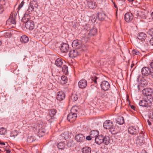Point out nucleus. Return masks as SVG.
<instances>
[{
  "label": "nucleus",
  "mask_w": 153,
  "mask_h": 153,
  "mask_svg": "<svg viewBox=\"0 0 153 153\" xmlns=\"http://www.w3.org/2000/svg\"><path fill=\"white\" fill-rule=\"evenodd\" d=\"M81 110L78 106H74L71 108L70 113L68 115L67 119L69 121L73 122L74 121L77 117V112H79Z\"/></svg>",
  "instance_id": "f257e3e1"
},
{
  "label": "nucleus",
  "mask_w": 153,
  "mask_h": 153,
  "mask_svg": "<svg viewBox=\"0 0 153 153\" xmlns=\"http://www.w3.org/2000/svg\"><path fill=\"white\" fill-rule=\"evenodd\" d=\"M56 113V110L54 109H51L49 112L48 116L47 117V119L50 123L53 122L54 120V116Z\"/></svg>",
  "instance_id": "f03ea898"
},
{
  "label": "nucleus",
  "mask_w": 153,
  "mask_h": 153,
  "mask_svg": "<svg viewBox=\"0 0 153 153\" xmlns=\"http://www.w3.org/2000/svg\"><path fill=\"white\" fill-rule=\"evenodd\" d=\"M72 45L75 49L81 51L83 50V45L80 40H74L72 42Z\"/></svg>",
  "instance_id": "7ed1b4c3"
},
{
  "label": "nucleus",
  "mask_w": 153,
  "mask_h": 153,
  "mask_svg": "<svg viewBox=\"0 0 153 153\" xmlns=\"http://www.w3.org/2000/svg\"><path fill=\"white\" fill-rule=\"evenodd\" d=\"M128 131L130 134L133 135H136L140 134L138 127L135 126L129 127L128 128Z\"/></svg>",
  "instance_id": "20e7f679"
},
{
  "label": "nucleus",
  "mask_w": 153,
  "mask_h": 153,
  "mask_svg": "<svg viewBox=\"0 0 153 153\" xmlns=\"http://www.w3.org/2000/svg\"><path fill=\"white\" fill-rule=\"evenodd\" d=\"M152 91L151 89L148 88L146 89H144L142 91V93L144 95L147 96V99H152Z\"/></svg>",
  "instance_id": "39448f33"
},
{
  "label": "nucleus",
  "mask_w": 153,
  "mask_h": 153,
  "mask_svg": "<svg viewBox=\"0 0 153 153\" xmlns=\"http://www.w3.org/2000/svg\"><path fill=\"white\" fill-rule=\"evenodd\" d=\"M152 100V99L147 98V100H144L140 101L139 102V104L141 106L147 107L150 105Z\"/></svg>",
  "instance_id": "423d86ee"
},
{
  "label": "nucleus",
  "mask_w": 153,
  "mask_h": 153,
  "mask_svg": "<svg viewBox=\"0 0 153 153\" xmlns=\"http://www.w3.org/2000/svg\"><path fill=\"white\" fill-rule=\"evenodd\" d=\"M80 51H81L76 49L75 50H71L69 53V56L70 57H76L80 54Z\"/></svg>",
  "instance_id": "0eeeda50"
},
{
  "label": "nucleus",
  "mask_w": 153,
  "mask_h": 153,
  "mask_svg": "<svg viewBox=\"0 0 153 153\" xmlns=\"http://www.w3.org/2000/svg\"><path fill=\"white\" fill-rule=\"evenodd\" d=\"M113 122L110 120L105 121L103 124L104 128L106 129H110L113 126Z\"/></svg>",
  "instance_id": "6e6552de"
},
{
  "label": "nucleus",
  "mask_w": 153,
  "mask_h": 153,
  "mask_svg": "<svg viewBox=\"0 0 153 153\" xmlns=\"http://www.w3.org/2000/svg\"><path fill=\"white\" fill-rule=\"evenodd\" d=\"M101 87L103 90L108 91L110 87V84L107 81H103L101 84Z\"/></svg>",
  "instance_id": "1a4fd4ad"
},
{
  "label": "nucleus",
  "mask_w": 153,
  "mask_h": 153,
  "mask_svg": "<svg viewBox=\"0 0 153 153\" xmlns=\"http://www.w3.org/2000/svg\"><path fill=\"white\" fill-rule=\"evenodd\" d=\"M60 49L62 52L66 53L69 50V46L68 44L63 43L61 44Z\"/></svg>",
  "instance_id": "9d476101"
},
{
  "label": "nucleus",
  "mask_w": 153,
  "mask_h": 153,
  "mask_svg": "<svg viewBox=\"0 0 153 153\" xmlns=\"http://www.w3.org/2000/svg\"><path fill=\"white\" fill-rule=\"evenodd\" d=\"M133 17L132 13L129 12L127 13L125 15V19L126 22H129L132 20Z\"/></svg>",
  "instance_id": "9b49d317"
},
{
  "label": "nucleus",
  "mask_w": 153,
  "mask_h": 153,
  "mask_svg": "<svg viewBox=\"0 0 153 153\" xmlns=\"http://www.w3.org/2000/svg\"><path fill=\"white\" fill-rule=\"evenodd\" d=\"M151 70L148 67L143 68L141 70V72L143 75L144 76H149Z\"/></svg>",
  "instance_id": "f8f14e48"
},
{
  "label": "nucleus",
  "mask_w": 153,
  "mask_h": 153,
  "mask_svg": "<svg viewBox=\"0 0 153 153\" xmlns=\"http://www.w3.org/2000/svg\"><path fill=\"white\" fill-rule=\"evenodd\" d=\"M75 139L78 142L82 143L85 140V136L82 134H79L75 136Z\"/></svg>",
  "instance_id": "ddd939ff"
},
{
  "label": "nucleus",
  "mask_w": 153,
  "mask_h": 153,
  "mask_svg": "<svg viewBox=\"0 0 153 153\" xmlns=\"http://www.w3.org/2000/svg\"><path fill=\"white\" fill-rule=\"evenodd\" d=\"M25 27L27 29L29 30H33L34 27V22L31 20H30L25 24Z\"/></svg>",
  "instance_id": "4468645a"
},
{
  "label": "nucleus",
  "mask_w": 153,
  "mask_h": 153,
  "mask_svg": "<svg viewBox=\"0 0 153 153\" xmlns=\"http://www.w3.org/2000/svg\"><path fill=\"white\" fill-rule=\"evenodd\" d=\"M87 82L85 79H81L78 82V85L79 87L81 88H84L87 86Z\"/></svg>",
  "instance_id": "2eb2a0df"
},
{
  "label": "nucleus",
  "mask_w": 153,
  "mask_h": 153,
  "mask_svg": "<svg viewBox=\"0 0 153 153\" xmlns=\"http://www.w3.org/2000/svg\"><path fill=\"white\" fill-rule=\"evenodd\" d=\"M65 98V94L62 91H60L57 93L56 96L57 99L59 101L64 100Z\"/></svg>",
  "instance_id": "dca6fc26"
},
{
  "label": "nucleus",
  "mask_w": 153,
  "mask_h": 153,
  "mask_svg": "<svg viewBox=\"0 0 153 153\" xmlns=\"http://www.w3.org/2000/svg\"><path fill=\"white\" fill-rule=\"evenodd\" d=\"M103 136L102 135H99L96 137L94 140L95 142L97 144L100 145L103 143Z\"/></svg>",
  "instance_id": "f3484780"
},
{
  "label": "nucleus",
  "mask_w": 153,
  "mask_h": 153,
  "mask_svg": "<svg viewBox=\"0 0 153 153\" xmlns=\"http://www.w3.org/2000/svg\"><path fill=\"white\" fill-rule=\"evenodd\" d=\"M63 62H65V61L62 60L61 58H58L55 61V64L57 66L61 67L63 64Z\"/></svg>",
  "instance_id": "a211bd4d"
},
{
  "label": "nucleus",
  "mask_w": 153,
  "mask_h": 153,
  "mask_svg": "<svg viewBox=\"0 0 153 153\" xmlns=\"http://www.w3.org/2000/svg\"><path fill=\"white\" fill-rule=\"evenodd\" d=\"M30 16L29 14L25 13L21 19V21L22 22L25 23L26 24L27 22L29 21V20L30 19Z\"/></svg>",
  "instance_id": "6ab92c4d"
},
{
  "label": "nucleus",
  "mask_w": 153,
  "mask_h": 153,
  "mask_svg": "<svg viewBox=\"0 0 153 153\" xmlns=\"http://www.w3.org/2000/svg\"><path fill=\"white\" fill-rule=\"evenodd\" d=\"M146 35L144 33L140 32L138 33L137 37L140 40L143 41L146 38Z\"/></svg>",
  "instance_id": "aec40b11"
},
{
  "label": "nucleus",
  "mask_w": 153,
  "mask_h": 153,
  "mask_svg": "<svg viewBox=\"0 0 153 153\" xmlns=\"http://www.w3.org/2000/svg\"><path fill=\"white\" fill-rule=\"evenodd\" d=\"M82 153H91V149L90 147L88 146H85L81 149Z\"/></svg>",
  "instance_id": "412c9836"
},
{
  "label": "nucleus",
  "mask_w": 153,
  "mask_h": 153,
  "mask_svg": "<svg viewBox=\"0 0 153 153\" xmlns=\"http://www.w3.org/2000/svg\"><path fill=\"white\" fill-rule=\"evenodd\" d=\"M99 132L96 130H94L91 131L90 132L91 137L93 138H96L99 135Z\"/></svg>",
  "instance_id": "4be33fe9"
},
{
  "label": "nucleus",
  "mask_w": 153,
  "mask_h": 153,
  "mask_svg": "<svg viewBox=\"0 0 153 153\" xmlns=\"http://www.w3.org/2000/svg\"><path fill=\"white\" fill-rule=\"evenodd\" d=\"M74 144L73 140H70L68 141L66 144L67 147L69 150L71 149L74 147Z\"/></svg>",
  "instance_id": "5701e85b"
},
{
  "label": "nucleus",
  "mask_w": 153,
  "mask_h": 153,
  "mask_svg": "<svg viewBox=\"0 0 153 153\" xmlns=\"http://www.w3.org/2000/svg\"><path fill=\"white\" fill-rule=\"evenodd\" d=\"M117 123L120 125H122L124 123V118L121 116L118 117L117 119Z\"/></svg>",
  "instance_id": "b1692460"
},
{
  "label": "nucleus",
  "mask_w": 153,
  "mask_h": 153,
  "mask_svg": "<svg viewBox=\"0 0 153 153\" xmlns=\"http://www.w3.org/2000/svg\"><path fill=\"white\" fill-rule=\"evenodd\" d=\"M103 143L105 145H108L110 143V139L108 136H103Z\"/></svg>",
  "instance_id": "393cba45"
},
{
  "label": "nucleus",
  "mask_w": 153,
  "mask_h": 153,
  "mask_svg": "<svg viewBox=\"0 0 153 153\" xmlns=\"http://www.w3.org/2000/svg\"><path fill=\"white\" fill-rule=\"evenodd\" d=\"M137 17H139L140 18L142 19H146V14L144 11H142L141 10H140L138 16Z\"/></svg>",
  "instance_id": "a878e982"
},
{
  "label": "nucleus",
  "mask_w": 153,
  "mask_h": 153,
  "mask_svg": "<svg viewBox=\"0 0 153 153\" xmlns=\"http://www.w3.org/2000/svg\"><path fill=\"white\" fill-rule=\"evenodd\" d=\"M110 131L111 133L113 134H117L119 132V130L117 129V127L114 126H113L110 129Z\"/></svg>",
  "instance_id": "bb28decb"
},
{
  "label": "nucleus",
  "mask_w": 153,
  "mask_h": 153,
  "mask_svg": "<svg viewBox=\"0 0 153 153\" xmlns=\"http://www.w3.org/2000/svg\"><path fill=\"white\" fill-rule=\"evenodd\" d=\"M28 37L26 36H22L20 38V41L22 43H26L28 42Z\"/></svg>",
  "instance_id": "cd10ccee"
},
{
  "label": "nucleus",
  "mask_w": 153,
  "mask_h": 153,
  "mask_svg": "<svg viewBox=\"0 0 153 153\" xmlns=\"http://www.w3.org/2000/svg\"><path fill=\"white\" fill-rule=\"evenodd\" d=\"M65 144L63 142H60L58 144V148L59 149H64L65 147Z\"/></svg>",
  "instance_id": "c85d7f7f"
},
{
  "label": "nucleus",
  "mask_w": 153,
  "mask_h": 153,
  "mask_svg": "<svg viewBox=\"0 0 153 153\" xmlns=\"http://www.w3.org/2000/svg\"><path fill=\"white\" fill-rule=\"evenodd\" d=\"M147 85V82L146 81L142 82L140 84L138 85L137 88L138 90H140V89L141 87H146Z\"/></svg>",
  "instance_id": "c756f323"
},
{
  "label": "nucleus",
  "mask_w": 153,
  "mask_h": 153,
  "mask_svg": "<svg viewBox=\"0 0 153 153\" xmlns=\"http://www.w3.org/2000/svg\"><path fill=\"white\" fill-rule=\"evenodd\" d=\"M105 14L101 13H97L98 18L100 21L102 20L105 18Z\"/></svg>",
  "instance_id": "7c9ffc66"
},
{
  "label": "nucleus",
  "mask_w": 153,
  "mask_h": 153,
  "mask_svg": "<svg viewBox=\"0 0 153 153\" xmlns=\"http://www.w3.org/2000/svg\"><path fill=\"white\" fill-rule=\"evenodd\" d=\"M78 98V96L76 94L72 95L69 98V99L73 101H75L77 100Z\"/></svg>",
  "instance_id": "2f4dec72"
},
{
  "label": "nucleus",
  "mask_w": 153,
  "mask_h": 153,
  "mask_svg": "<svg viewBox=\"0 0 153 153\" xmlns=\"http://www.w3.org/2000/svg\"><path fill=\"white\" fill-rule=\"evenodd\" d=\"M30 4L34 8V7L35 8H37V7L38 6V2L36 1H32L31 2H30Z\"/></svg>",
  "instance_id": "473e14b6"
},
{
  "label": "nucleus",
  "mask_w": 153,
  "mask_h": 153,
  "mask_svg": "<svg viewBox=\"0 0 153 153\" xmlns=\"http://www.w3.org/2000/svg\"><path fill=\"white\" fill-rule=\"evenodd\" d=\"M88 5L91 9H94L96 7L95 3L94 2H90L88 3Z\"/></svg>",
  "instance_id": "72a5a7b5"
},
{
  "label": "nucleus",
  "mask_w": 153,
  "mask_h": 153,
  "mask_svg": "<svg viewBox=\"0 0 153 153\" xmlns=\"http://www.w3.org/2000/svg\"><path fill=\"white\" fill-rule=\"evenodd\" d=\"M7 133V130L6 128L4 127L0 128V134L4 135Z\"/></svg>",
  "instance_id": "f704fd0d"
},
{
  "label": "nucleus",
  "mask_w": 153,
  "mask_h": 153,
  "mask_svg": "<svg viewBox=\"0 0 153 153\" xmlns=\"http://www.w3.org/2000/svg\"><path fill=\"white\" fill-rule=\"evenodd\" d=\"M27 140L29 143H31L34 141V137L33 136H28Z\"/></svg>",
  "instance_id": "c9c22d12"
},
{
  "label": "nucleus",
  "mask_w": 153,
  "mask_h": 153,
  "mask_svg": "<svg viewBox=\"0 0 153 153\" xmlns=\"http://www.w3.org/2000/svg\"><path fill=\"white\" fill-rule=\"evenodd\" d=\"M61 80L62 81V83L63 84H65L67 82L68 79L66 76H62L61 77Z\"/></svg>",
  "instance_id": "e433bc0d"
},
{
  "label": "nucleus",
  "mask_w": 153,
  "mask_h": 153,
  "mask_svg": "<svg viewBox=\"0 0 153 153\" xmlns=\"http://www.w3.org/2000/svg\"><path fill=\"white\" fill-rule=\"evenodd\" d=\"M131 53L133 55H138L140 56V52L136 50H134L132 51Z\"/></svg>",
  "instance_id": "4c0bfd02"
},
{
  "label": "nucleus",
  "mask_w": 153,
  "mask_h": 153,
  "mask_svg": "<svg viewBox=\"0 0 153 153\" xmlns=\"http://www.w3.org/2000/svg\"><path fill=\"white\" fill-rule=\"evenodd\" d=\"M90 32L91 35L94 36L97 32V30L96 29L93 28L90 30Z\"/></svg>",
  "instance_id": "58836bf2"
},
{
  "label": "nucleus",
  "mask_w": 153,
  "mask_h": 153,
  "mask_svg": "<svg viewBox=\"0 0 153 153\" xmlns=\"http://www.w3.org/2000/svg\"><path fill=\"white\" fill-rule=\"evenodd\" d=\"M62 71L63 72L67 73L68 72V67L65 65H64L62 68Z\"/></svg>",
  "instance_id": "ea45409f"
},
{
  "label": "nucleus",
  "mask_w": 153,
  "mask_h": 153,
  "mask_svg": "<svg viewBox=\"0 0 153 153\" xmlns=\"http://www.w3.org/2000/svg\"><path fill=\"white\" fill-rule=\"evenodd\" d=\"M139 10L138 9H134L133 10H132V13L134 14L137 16H138V14L139 13Z\"/></svg>",
  "instance_id": "a19ab883"
},
{
  "label": "nucleus",
  "mask_w": 153,
  "mask_h": 153,
  "mask_svg": "<svg viewBox=\"0 0 153 153\" xmlns=\"http://www.w3.org/2000/svg\"><path fill=\"white\" fill-rule=\"evenodd\" d=\"M18 132L17 131L14 130L11 132L10 133L11 137H15L18 135Z\"/></svg>",
  "instance_id": "79ce46f5"
},
{
  "label": "nucleus",
  "mask_w": 153,
  "mask_h": 153,
  "mask_svg": "<svg viewBox=\"0 0 153 153\" xmlns=\"http://www.w3.org/2000/svg\"><path fill=\"white\" fill-rule=\"evenodd\" d=\"M147 33L151 36H153V28L149 29Z\"/></svg>",
  "instance_id": "37998d69"
},
{
  "label": "nucleus",
  "mask_w": 153,
  "mask_h": 153,
  "mask_svg": "<svg viewBox=\"0 0 153 153\" xmlns=\"http://www.w3.org/2000/svg\"><path fill=\"white\" fill-rule=\"evenodd\" d=\"M10 22L12 24H15L16 23V21L14 18L12 17V19H10L8 20V22Z\"/></svg>",
  "instance_id": "c03bdc74"
},
{
  "label": "nucleus",
  "mask_w": 153,
  "mask_h": 153,
  "mask_svg": "<svg viewBox=\"0 0 153 153\" xmlns=\"http://www.w3.org/2000/svg\"><path fill=\"white\" fill-rule=\"evenodd\" d=\"M34 9V8L30 4L27 11L29 12L30 13L33 11Z\"/></svg>",
  "instance_id": "a18cd8bd"
},
{
  "label": "nucleus",
  "mask_w": 153,
  "mask_h": 153,
  "mask_svg": "<svg viewBox=\"0 0 153 153\" xmlns=\"http://www.w3.org/2000/svg\"><path fill=\"white\" fill-rule=\"evenodd\" d=\"M98 78L96 76H93L91 77V79L93 81H94L95 83H97V79Z\"/></svg>",
  "instance_id": "49530a36"
},
{
  "label": "nucleus",
  "mask_w": 153,
  "mask_h": 153,
  "mask_svg": "<svg viewBox=\"0 0 153 153\" xmlns=\"http://www.w3.org/2000/svg\"><path fill=\"white\" fill-rule=\"evenodd\" d=\"M140 135L139 136H138L137 137V140H139L140 139L139 138H140V139H143V133L142 131H141V132H140Z\"/></svg>",
  "instance_id": "de8ad7c7"
},
{
  "label": "nucleus",
  "mask_w": 153,
  "mask_h": 153,
  "mask_svg": "<svg viewBox=\"0 0 153 153\" xmlns=\"http://www.w3.org/2000/svg\"><path fill=\"white\" fill-rule=\"evenodd\" d=\"M91 20L93 23H95L96 21V17L94 16H92L91 17Z\"/></svg>",
  "instance_id": "09e8293b"
},
{
  "label": "nucleus",
  "mask_w": 153,
  "mask_h": 153,
  "mask_svg": "<svg viewBox=\"0 0 153 153\" xmlns=\"http://www.w3.org/2000/svg\"><path fill=\"white\" fill-rule=\"evenodd\" d=\"M4 11V9L3 6L1 5H0V14L2 13Z\"/></svg>",
  "instance_id": "8fccbe9b"
},
{
  "label": "nucleus",
  "mask_w": 153,
  "mask_h": 153,
  "mask_svg": "<svg viewBox=\"0 0 153 153\" xmlns=\"http://www.w3.org/2000/svg\"><path fill=\"white\" fill-rule=\"evenodd\" d=\"M24 3L25 2L23 1L21 2L18 8V10H19L23 6Z\"/></svg>",
  "instance_id": "3c124183"
},
{
  "label": "nucleus",
  "mask_w": 153,
  "mask_h": 153,
  "mask_svg": "<svg viewBox=\"0 0 153 153\" xmlns=\"http://www.w3.org/2000/svg\"><path fill=\"white\" fill-rule=\"evenodd\" d=\"M93 138L91 137V135L87 136L86 137V139L88 140H92Z\"/></svg>",
  "instance_id": "603ef678"
},
{
  "label": "nucleus",
  "mask_w": 153,
  "mask_h": 153,
  "mask_svg": "<svg viewBox=\"0 0 153 153\" xmlns=\"http://www.w3.org/2000/svg\"><path fill=\"white\" fill-rule=\"evenodd\" d=\"M3 152H5V153H10V150L8 148H7L4 151H3Z\"/></svg>",
  "instance_id": "864d4df0"
},
{
  "label": "nucleus",
  "mask_w": 153,
  "mask_h": 153,
  "mask_svg": "<svg viewBox=\"0 0 153 153\" xmlns=\"http://www.w3.org/2000/svg\"><path fill=\"white\" fill-rule=\"evenodd\" d=\"M61 136L62 137H64V138L65 139H66L68 137V135H66L64 134H62L61 135Z\"/></svg>",
  "instance_id": "5fc2aeb1"
},
{
  "label": "nucleus",
  "mask_w": 153,
  "mask_h": 153,
  "mask_svg": "<svg viewBox=\"0 0 153 153\" xmlns=\"http://www.w3.org/2000/svg\"><path fill=\"white\" fill-rule=\"evenodd\" d=\"M107 95V94L105 92H104L102 93V95H101V96L102 97H106Z\"/></svg>",
  "instance_id": "6e6d98bb"
},
{
  "label": "nucleus",
  "mask_w": 153,
  "mask_h": 153,
  "mask_svg": "<svg viewBox=\"0 0 153 153\" xmlns=\"http://www.w3.org/2000/svg\"><path fill=\"white\" fill-rule=\"evenodd\" d=\"M149 76L151 77L152 78H153V69L151 70Z\"/></svg>",
  "instance_id": "4d7b16f0"
},
{
  "label": "nucleus",
  "mask_w": 153,
  "mask_h": 153,
  "mask_svg": "<svg viewBox=\"0 0 153 153\" xmlns=\"http://www.w3.org/2000/svg\"><path fill=\"white\" fill-rule=\"evenodd\" d=\"M150 43L153 46V37L151 39L150 41Z\"/></svg>",
  "instance_id": "13d9d810"
},
{
  "label": "nucleus",
  "mask_w": 153,
  "mask_h": 153,
  "mask_svg": "<svg viewBox=\"0 0 153 153\" xmlns=\"http://www.w3.org/2000/svg\"><path fill=\"white\" fill-rule=\"evenodd\" d=\"M0 145L1 146H5V143L4 142H1L0 141Z\"/></svg>",
  "instance_id": "bf43d9fd"
},
{
  "label": "nucleus",
  "mask_w": 153,
  "mask_h": 153,
  "mask_svg": "<svg viewBox=\"0 0 153 153\" xmlns=\"http://www.w3.org/2000/svg\"><path fill=\"white\" fill-rule=\"evenodd\" d=\"M0 147L3 148L4 149V150H5V149H6V148H7L8 147L7 146H2L1 145Z\"/></svg>",
  "instance_id": "052dcab7"
},
{
  "label": "nucleus",
  "mask_w": 153,
  "mask_h": 153,
  "mask_svg": "<svg viewBox=\"0 0 153 153\" xmlns=\"http://www.w3.org/2000/svg\"><path fill=\"white\" fill-rule=\"evenodd\" d=\"M150 66L152 69H153V61L150 64Z\"/></svg>",
  "instance_id": "680f3d73"
},
{
  "label": "nucleus",
  "mask_w": 153,
  "mask_h": 153,
  "mask_svg": "<svg viewBox=\"0 0 153 153\" xmlns=\"http://www.w3.org/2000/svg\"><path fill=\"white\" fill-rule=\"evenodd\" d=\"M129 2H131L132 3L133 2H135V0H128Z\"/></svg>",
  "instance_id": "e2e57ef3"
},
{
  "label": "nucleus",
  "mask_w": 153,
  "mask_h": 153,
  "mask_svg": "<svg viewBox=\"0 0 153 153\" xmlns=\"http://www.w3.org/2000/svg\"><path fill=\"white\" fill-rule=\"evenodd\" d=\"M131 107L132 109L134 110H135V108H136L133 105H131Z\"/></svg>",
  "instance_id": "0e129e2a"
},
{
  "label": "nucleus",
  "mask_w": 153,
  "mask_h": 153,
  "mask_svg": "<svg viewBox=\"0 0 153 153\" xmlns=\"http://www.w3.org/2000/svg\"><path fill=\"white\" fill-rule=\"evenodd\" d=\"M139 140V142H140V143H143V139H140Z\"/></svg>",
  "instance_id": "69168bd1"
},
{
  "label": "nucleus",
  "mask_w": 153,
  "mask_h": 153,
  "mask_svg": "<svg viewBox=\"0 0 153 153\" xmlns=\"http://www.w3.org/2000/svg\"><path fill=\"white\" fill-rule=\"evenodd\" d=\"M134 64H133V63L131 65V68H133L134 67Z\"/></svg>",
  "instance_id": "338daca9"
},
{
  "label": "nucleus",
  "mask_w": 153,
  "mask_h": 153,
  "mask_svg": "<svg viewBox=\"0 0 153 153\" xmlns=\"http://www.w3.org/2000/svg\"><path fill=\"white\" fill-rule=\"evenodd\" d=\"M148 123L149 125H151V123L150 121H148Z\"/></svg>",
  "instance_id": "774afa93"
}]
</instances>
